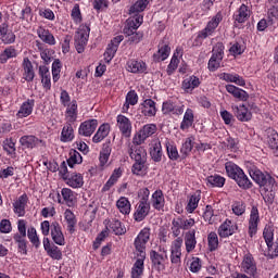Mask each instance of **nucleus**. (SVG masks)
Returning a JSON list of instances; mask_svg holds the SVG:
<instances>
[{"label":"nucleus","mask_w":278,"mask_h":278,"mask_svg":"<svg viewBox=\"0 0 278 278\" xmlns=\"http://www.w3.org/2000/svg\"><path fill=\"white\" fill-rule=\"evenodd\" d=\"M206 181L212 186V188H223V186H225V177L220 175L208 176Z\"/></svg>","instance_id":"46"},{"label":"nucleus","mask_w":278,"mask_h":278,"mask_svg":"<svg viewBox=\"0 0 278 278\" xmlns=\"http://www.w3.org/2000/svg\"><path fill=\"white\" fill-rule=\"evenodd\" d=\"M170 55V47L167 43H160L159 51L154 53V60L156 62H164Z\"/></svg>","instance_id":"29"},{"label":"nucleus","mask_w":278,"mask_h":278,"mask_svg":"<svg viewBox=\"0 0 278 278\" xmlns=\"http://www.w3.org/2000/svg\"><path fill=\"white\" fill-rule=\"evenodd\" d=\"M65 181L71 188H81L84 186V176L81 174H72Z\"/></svg>","instance_id":"34"},{"label":"nucleus","mask_w":278,"mask_h":278,"mask_svg":"<svg viewBox=\"0 0 278 278\" xmlns=\"http://www.w3.org/2000/svg\"><path fill=\"white\" fill-rule=\"evenodd\" d=\"M23 68L24 79L26 81H34V77H36V74L34 73V65L31 64V61H29V59H24Z\"/></svg>","instance_id":"33"},{"label":"nucleus","mask_w":278,"mask_h":278,"mask_svg":"<svg viewBox=\"0 0 278 278\" xmlns=\"http://www.w3.org/2000/svg\"><path fill=\"white\" fill-rule=\"evenodd\" d=\"M266 136L269 148L273 149L276 155H278V132L273 128H268L266 130Z\"/></svg>","instance_id":"22"},{"label":"nucleus","mask_w":278,"mask_h":278,"mask_svg":"<svg viewBox=\"0 0 278 278\" xmlns=\"http://www.w3.org/2000/svg\"><path fill=\"white\" fill-rule=\"evenodd\" d=\"M151 238V228H143L135 239V249L138 257H147V243Z\"/></svg>","instance_id":"3"},{"label":"nucleus","mask_w":278,"mask_h":278,"mask_svg":"<svg viewBox=\"0 0 278 278\" xmlns=\"http://www.w3.org/2000/svg\"><path fill=\"white\" fill-rule=\"evenodd\" d=\"M226 90L227 92H229V94H232L235 99H239L240 101H247L249 99V93H247V91L233 85H227Z\"/></svg>","instance_id":"26"},{"label":"nucleus","mask_w":278,"mask_h":278,"mask_svg":"<svg viewBox=\"0 0 278 278\" xmlns=\"http://www.w3.org/2000/svg\"><path fill=\"white\" fill-rule=\"evenodd\" d=\"M267 249H268V252H267V257L269 260H275V257H278V243H269L267 244Z\"/></svg>","instance_id":"62"},{"label":"nucleus","mask_w":278,"mask_h":278,"mask_svg":"<svg viewBox=\"0 0 278 278\" xmlns=\"http://www.w3.org/2000/svg\"><path fill=\"white\" fill-rule=\"evenodd\" d=\"M241 268L243 273L250 275V277H255V275H257V265H255V260L253 258V255H244L243 261L241 263Z\"/></svg>","instance_id":"7"},{"label":"nucleus","mask_w":278,"mask_h":278,"mask_svg":"<svg viewBox=\"0 0 278 278\" xmlns=\"http://www.w3.org/2000/svg\"><path fill=\"white\" fill-rule=\"evenodd\" d=\"M238 231V225L231 223V220L224 222L218 228V235L220 238H229Z\"/></svg>","instance_id":"11"},{"label":"nucleus","mask_w":278,"mask_h":278,"mask_svg":"<svg viewBox=\"0 0 278 278\" xmlns=\"http://www.w3.org/2000/svg\"><path fill=\"white\" fill-rule=\"evenodd\" d=\"M27 237L13 236L14 242L17 244L18 253L27 255Z\"/></svg>","instance_id":"47"},{"label":"nucleus","mask_w":278,"mask_h":278,"mask_svg":"<svg viewBox=\"0 0 278 278\" xmlns=\"http://www.w3.org/2000/svg\"><path fill=\"white\" fill-rule=\"evenodd\" d=\"M117 126L125 138L131 137V122L125 115L117 116Z\"/></svg>","instance_id":"13"},{"label":"nucleus","mask_w":278,"mask_h":278,"mask_svg":"<svg viewBox=\"0 0 278 278\" xmlns=\"http://www.w3.org/2000/svg\"><path fill=\"white\" fill-rule=\"evenodd\" d=\"M64 216L67 224V231L73 233L75 231V227L77 226V218L71 210H66Z\"/></svg>","instance_id":"35"},{"label":"nucleus","mask_w":278,"mask_h":278,"mask_svg":"<svg viewBox=\"0 0 278 278\" xmlns=\"http://www.w3.org/2000/svg\"><path fill=\"white\" fill-rule=\"evenodd\" d=\"M233 112L235 116L238 118V121H241V123H247L253 118V115L244 105L235 106Z\"/></svg>","instance_id":"18"},{"label":"nucleus","mask_w":278,"mask_h":278,"mask_svg":"<svg viewBox=\"0 0 278 278\" xmlns=\"http://www.w3.org/2000/svg\"><path fill=\"white\" fill-rule=\"evenodd\" d=\"M65 118L67 123H76L77 122V101L73 100L70 104H67V109L65 111Z\"/></svg>","instance_id":"24"},{"label":"nucleus","mask_w":278,"mask_h":278,"mask_svg":"<svg viewBox=\"0 0 278 278\" xmlns=\"http://www.w3.org/2000/svg\"><path fill=\"white\" fill-rule=\"evenodd\" d=\"M99 122L97 119H88L80 124L78 128L79 136L90 137L97 130Z\"/></svg>","instance_id":"9"},{"label":"nucleus","mask_w":278,"mask_h":278,"mask_svg":"<svg viewBox=\"0 0 278 278\" xmlns=\"http://www.w3.org/2000/svg\"><path fill=\"white\" fill-rule=\"evenodd\" d=\"M47 254L49 255V257H51L52 260H61L62 258V251L60 250V248H58L55 244L52 243L51 249H49L47 251Z\"/></svg>","instance_id":"61"},{"label":"nucleus","mask_w":278,"mask_h":278,"mask_svg":"<svg viewBox=\"0 0 278 278\" xmlns=\"http://www.w3.org/2000/svg\"><path fill=\"white\" fill-rule=\"evenodd\" d=\"M116 207L119 210L121 214H129L131 212V203L125 197H122L116 202Z\"/></svg>","instance_id":"41"},{"label":"nucleus","mask_w":278,"mask_h":278,"mask_svg":"<svg viewBox=\"0 0 278 278\" xmlns=\"http://www.w3.org/2000/svg\"><path fill=\"white\" fill-rule=\"evenodd\" d=\"M127 71L128 73H146L147 72V63L142 60L130 59L127 61Z\"/></svg>","instance_id":"15"},{"label":"nucleus","mask_w":278,"mask_h":278,"mask_svg":"<svg viewBox=\"0 0 278 278\" xmlns=\"http://www.w3.org/2000/svg\"><path fill=\"white\" fill-rule=\"evenodd\" d=\"M112 154V148L109 144H104L102 151L100 152V165L105 166L108 161L110 160V155Z\"/></svg>","instance_id":"48"},{"label":"nucleus","mask_w":278,"mask_h":278,"mask_svg":"<svg viewBox=\"0 0 278 278\" xmlns=\"http://www.w3.org/2000/svg\"><path fill=\"white\" fill-rule=\"evenodd\" d=\"M207 242H208V251L214 252L216 249H218V235L216 232H211L207 236Z\"/></svg>","instance_id":"56"},{"label":"nucleus","mask_w":278,"mask_h":278,"mask_svg":"<svg viewBox=\"0 0 278 278\" xmlns=\"http://www.w3.org/2000/svg\"><path fill=\"white\" fill-rule=\"evenodd\" d=\"M108 231H112L115 236H125L127 233V228L123 226V223L118 219H112L108 223Z\"/></svg>","instance_id":"17"},{"label":"nucleus","mask_w":278,"mask_h":278,"mask_svg":"<svg viewBox=\"0 0 278 278\" xmlns=\"http://www.w3.org/2000/svg\"><path fill=\"white\" fill-rule=\"evenodd\" d=\"M152 206L154 210H162L164 207V193L162 190H156L152 194Z\"/></svg>","instance_id":"43"},{"label":"nucleus","mask_w":278,"mask_h":278,"mask_svg":"<svg viewBox=\"0 0 278 278\" xmlns=\"http://www.w3.org/2000/svg\"><path fill=\"white\" fill-rule=\"evenodd\" d=\"M150 155L153 162H162V142L155 141L150 149Z\"/></svg>","instance_id":"40"},{"label":"nucleus","mask_w":278,"mask_h":278,"mask_svg":"<svg viewBox=\"0 0 278 278\" xmlns=\"http://www.w3.org/2000/svg\"><path fill=\"white\" fill-rule=\"evenodd\" d=\"M61 194L63 197V201H65L68 207H73V205H75V192H73V190L63 188Z\"/></svg>","instance_id":"44"},{"label":"nucleus","mask_w":278,"mask_h":278,"mask_svg":"<svg viewBox=\"0 0 278 278\" xmlns=\"http://www.w3.org/2000/svg\"><path fill=\"white\" fill-rule=\"evenodd\" d=\"M12 58H16V49L9 47L0 54V64H5Z\"/></svg>","instance_id":"49"},{"label":"nucleus","mask_w":278,"mask_h":278,"mask_svg":"<svg viewBox=\"0 0 278 278\" xmlns=\"http://www.w3.org/2000/svg\"><path fill=\"white\" fill-rule=\"evenodd\" d=\"M200 85H201V81L199 80V77L191 76L189 78H186L182 81V89L186 92H192L194 90V88H199Z\"/></svg>","instance_id":"30"},{"label":"nucleus","mask_w":278,"mask_h":278,"mask_svg":"<svg viewBox=\"0 0 278 278\" xmlns=\"http://www.w3.org/2000/svg\"><path fill=\"white\" fill-rule=\"evenodd\" d=\"M138 30V25H136V22H128L127 25L124 27V34L129 38L131 35H134Z\"/></svg>","instance_id":"63"},{"label":"nucleus","mask_w":278,"mask_h":278,"mask_svg":"<svg viewBox=\"0 0 278 278\" xmlns=\"http://www.w3.org/2000/svg\"><path fill=\"white\" fill-rule=\"evenodd\" d=\"M260 223V211L257 206H253L250 214L249 220V233L253 238L257 233V224Z\"/></svg>","instance_id":"12"},{"label":"nucleus","mask_w":278,"mask_h":278,"mask_svg":"<svg viewBox=\"0 0 278 278\" xmlns=\"http://www.w3.org/2000/svg\"><path fill=\"white\" fill-rule=\"evenodd\" d=\"M136 103H138V93H136V91H129L126 96L123 110H129V105H136Z\"/></svg>","instance_id":"52"},{"label":"nucleus","mask_w":278,"mask_h":278,"mask_svg":"<svg viewBox=\"0 0 278 278\" xmlns=\"http://www.w3.org/2000/svg\"><path fill=\"white\" fill-rule=\"evenodd\" d=\"M88 38H90V26H80L74 37L77 53H84V51H86Z\"/></svg>","instance_id":"4"},{"label":"nucleus","mask_w":278,"mask_h":278,"mask_svg":"<svg viewBox=\"0 0 278 278\" xmlns=\"http://www.w3.org/2000/svg\"><path fill=\"white\" fill-rule=\"evenodd\" d=\"M18 232L14 236H18L20 238H27V222L25 219H20L17 223Z\"/></svg>","instance_id":"60"},{"label":"nucleus","mask_w":278,"mask_h":278,"mask_svg":"<svg viewBox=\"0 0 278 278\" xmlns=\"http://www.w3.org/2000/svg\"><path fill=\"white\" fill-rule=\"evenodd\" d=\"M116 51H118V48L116 46H112V43H109V46L104 52V60L106 62H112V60L116 55Z\"/></svg>","instance_id":"59"},{"label":"nucleus","mask_w":278,"mask_h":278,"mask_svg":"<svg viewBox=\"0 0 278 278\" xmlns=\"http://www.w3.org/2000/svg\"><path fill=\"white\" fill-rule=\"evenodd\" d=\"M225 55V45L223 42H217L213 47V55L208 61V71L214 73L217 68H220V62H223V56Z\"/></svg>","instance_id":"5"},{"label":"nucleus","mask_w":278,"mask_h":278,"mask_svg":"<svg viewBox=\"0 0 278 278\" xmlns=\"http://www.w3.org/2000/svg\"><path fill=\"white\" fill-rule=\"evenodd\" d=\"M149 5V0H138L134 5L130 7L129 13L136 14V12H144Z\"/></svg>","instance_id":"51"},{"label":"nucleus","mask_w":278,"mask_h":278,"mask_svg":"<svg viewBox=\"0 0 278 278\" xmlns=\"http://www.w3.org/2000/svg\"><path fill=\"white\" fill-rule=\"evenodd\" d=\"M150 260L152 261L153 266L157 268V270H162L164 269V262L168 260V256L166 254L163 256V254H160L155 250H152L150 252Z\"/></svg>","instance_id":"20"},{"label":"nucleus","mask_w":278,"mask_h":278,"mask_svg":"<svg viewBox=\"0 0 278 278\" xmlns=\"http://www.w3.org/2000/svg\"><path fill=\"white\" fill-rule=\"evenodd\" d=\"M110 135V124H102L96 135L92 138V141L98 143L101 142L102 140H105L108 136Z\"/></svg>","instance_id":"31"},{"label":"nucleus","mask_w":278,"mask_h":278,"mask_svg":"<svg viewBox=\"0 0 278 278\" xmlns=\"http://www.w3.org/2000/svg\"><path fill=\"white\" fill-rule=\"evenodd\" d=\"M39 75L41 77V84L46 90H51V72L46 65L39 66Z\"/></svg>","instance_id":"23"},{"label":"nucleus","mask_w":278,"mask_h":278,"mask_svg":"<svg viewBox=\"0 0 278 278\" xmlns=\"http://www.w3.org/2000/svg\"><path fill=\"white\" fill-rule=\"evenodd\" d=\"M225 169L228 177L233 179L239 188H242V190L253 188V182H251L247 174H244V170H242V168H240V166H238L236 163L227 162L225 164Z\"/></svg>","instance_id":"1"},{"label":"nucleus","mask_w":278,"mask_h":278,"mask_svg":"<svg viewBox=\"0 0 278 278\" xmlns=\"http://www.w3.org/2000/svg\"><path fill=\"white\" fill-rule=\"evenodd\" d=\"M27 237L30 240L31 244L38 249L40 247V239L38 238V233L36 232V228H29L27 230Z\"/></svg>","instance_id":"58"},{"label":"nucleus","mask_w":278,"mask_h":278,"mask_svg":"<svg viewBox=\"0 0 278 278\" xmlns=\"http://www.w3.org/2000/svg\"><path fill=\"white\" fill-rule=\"evenodd\" d=\"M81 162H84L81 154L77 152V150H71L70 157L67 159V164L70 168H73L75 164H81Z\"/></svg>","instance_id":"45"},{"label":"nucleus","mask_w":278,"mask_h":278,"mask_svg":"<svg viewBox=\"0 0 278 278\" xmlns=\"http://www.w3.org/2000/svg\"><path fill=\"white\" fill-rule=\"evenodd\" d=\"M38 142H40V139L36 136H23L20 139V144L24 147L25 149H34L35 147H38Z\"/></svg>","instance_id":"32"},{"label":"nucleus","mask_w":278,"mask_h":278,"mask_svg":"<svg viewBox=\"0 0 278 278\" xmlns=\"http://www.w3.org/2000/svg\"><path fill=\"white\" fill-rule=\"evenodd\" d=\"M3 151L8 153V155H11V157L16 156V142L12 138H7L2 142Z\"/></svg>","instance_id":"42"},{"label":"nucleus","mask_w":278,"mask_h":278,"mask_svg":"<svg viewBox=\"0 0 278 278\" xmlns=\"http://www.w3.org/2000/svg\"><path fill=\"white\" fill-rule=\"evenodd\" d=\"M199 201H201V191H197L195 193H193L190 199L189 202L187 204V212H189V214H192V212H194V210H197V207H199Z\"/></svg>","instance_id":"39"},{"label":"nucleus","mask_w":278,"mask_h":278,"mask_svg":"<svg viewBox=\"0 0 278 278\" xmlns=\"http://www.w3.org/2000/svg\"><path fill=\"white\" fill-rule=\"evenodd\" d=\"M61 71H62V62H60V60L56 59L52 63V77H53V81H58L60 79Z\"/></svg>","instance_id":"57"},{"label":"nucleus","mask_w":278,"mask_h":278,"mask_svg":"<svg viewBox=\"0 0 278 278\" xmlns=\"http://www.w3.org/2000/svg\"><path fill=\"white\" fill-rule=\"evenodd\" d=\"M27 201H29V198H27V194L24 193L13 203L14 212L17 214V216H25Z\"/></svg>","instance_id":"19"},{"label":"nucleus","mask_w":278,"mask_h":278,"mask_svg":"<svg viewBox=\"0 0 278 278\" xmlns=\"http://www.w3.org/2000/svg\"><path fill=\"white\" fill-rule=\"evenodd\" d=\"M128 153L135 162H147V150L143 147L131 146Z\"/></svg>","instance_id":"14"},{"label":"nucleus","mask_w":278,"mask_h":278,"mask_svg":"<svg viewBox=\"0 0 278 278\" xmlns=\"http://www.w3.org/2000/svg\"><path fill=\"white\" fill-rule=\"evenodd\" d=\"M73 131V124L67 122L61 132L62 142H71L75 138Z\"/></svg>","instance_id":"37"},{"label":"nucleus","mask_w":278,"mask_h":278,"mask_svg":"<svg viewBox=\"0 0 278 278\" xmlns=\"http://www.w3.org/2000/svg\"><path fill=\"white\" fill-rule=\"evenodd\" d=\"M250 177L262 188L265 192H273L275 190V178L269 174L263 173L260 168L252 166L249 168Z\"/></svg>","instance_id":"2"},{"label":"nucleus","mask_w":278,"mask_h":278,"mask_svg":"<svg viewBox=\"0 0 278 278\" xmlns=\"http://www.w3.org/2000/svg\"><path fill=\"white\" fill-rule=\"evenodd\" d=\"M141 105V112L144 116H155V114H157L155 101H153L152 99H147Z\"/></svg>","instance_id":"27"},{"label":"nucleus","mask_w":278,"mask_h":278,"mask_svg":"<svg viewBox=\"0 0 278 278\" xmlns=\"http://www.w3.org/2000/svg\"><path fill=\"white\" fill-rule=\"evenodd\" d=\"M147 257L138 256L131 269V278H140L144 273V260Z\"/></svg>","instance_id":"28"},{"label":"nucleus","mask_w":278,"mask_h":278,"mask_svg":"<svg viewBox=\"0 0 278 278\" xmlns=\"http://www.w3.org/2000/svg\"><path fill=\"white\" fill-rule=\"evenodd\" d=\"M185 247L187 253H192L197 249V230L191 229L185 233Z\"/></svg>","instance_id":"16"},{"label":"nucleus","mask_w":278,"mask_h":278,"mask_svg":"<svg viewBox=\"0 0 278 278\" xmlns=\"http://www.w3.org/2000/svg\"><path fill=\"white\" fill-rule=\"evenodd\" d=\"M251 18V10L247 7V4H241L237 14H235L236 23H247V20Z\"/></svg>","instance_id":"25"},{"label":"nucleus","mask_w":278,"mask_h":278,"mask_svg":"<svg viewBox=\"0 0 278 278\" xmlns=\"http://www.w3.org/2000/svg\"><path fill=\"white\" fill-rule=\"evenodd\" d=\"M247 211V206L243 202H235L232 205V212L236 214V216H242L244 212Z\"/></svg>","instance_id":"64"},{"label":"nucleus","mask_w":278,"mask_h":278,"mask_svg":"<svg viewBox=\"0 0 278 278\" xmlns=\"http://www.w3.org/2000/svg\"><path fill=\"white\" fill-rule=\"evenodd\" d=\"M50 232L51 238L55 244H58L59 247H64V244H66L64 233L62 232V226H60V223L52 222Z\"/></svg>","instance_id":"8"},{"label":"nucleus","mask_w":278,"mask_h":278,"mask_svg":"<svg viewBox=\"0 0 278 278\" xmlns=\"http://www.w3.org/2000/svg\"><path fill=\"white\" fill-rule=\"evenodd\" d=\"M263 238L267 245L273 243V240L275 239V229H273V226H265L263 230Z\"/></svg>","instance_id":"53"},{"label":"nucleus","mask_w":278,"mask_h":278,"mask_svg":"<svg viewBox=\"0 0 278 278\" xmlns=\"http://www.w3.org/2000/svg\"><path fill=\"white\" fill-rule=\"evenodd\" d=\"M166 151L169 160H173L174 162L179 160V151L177 150V147L168 141L166 142Z\"/></svg>","instance_id":"54"},{"label":"nucleus","mask_w":278,"mask_h":278,"mask_svg":"<svg viewBox=\"0 0 278 278\" xmlns=\"http://www.w3.org/2000/svg\"><path fill=\"white\" fill-rule=\"evenodd\" d=\"M193 148H194V137H189L182 143L180 153H182V155L186 157L188 154L191 153Z\"/></svg>","instance_id":"50"},{"label":"nucleus","mask_w":278,"mask_h":278,"mask_svg":"<svg viewBox=\"0 0 278 278\" xmlns=\"http://www.w3.org/2000/svg\"><path fill=\"white\" fill-rule=\"evenodd\" d=\"M192 123H194V112L192 109H187L184 115V119L180 124V129H190V127H192Z\"/></svg>","instance_id":"36"},{"label":"nucleus","mask_w":278,"mask_h":278,"mask_svg":"<svg viewBox=\"0 0 278 278\" xmlns=\"http://www.w3.org/2000/svg\"><path fill=\"white\" fill-rule=\"evenodd\" d=\"M222 79L224 81H230L231 84H237V86H245L247 83L244 81V78H242L240 75L236 74H229V73H223Z\"/></svg>","instance_id":"38"},{"label":"nucleus","mask_w":278,"mask_h":278,"mask_svg":"<svg viewBox=\"0 0 278 278\" xmlns=\"http://www.w3.org/2000/svg\"><path fill=\"white\" fill-rule=\"evenodd\" d=\"M151 212V204L147 202V198H141L136 205V211L134 213V219L136 223H142Z\"/></svg>","instance_id":"6"},{"label":"nucleus","mask_w":278,"mask_h":278,"mask_svg":"<svg viewBox=\"0 0 278 278\" xmlns=\"http://www.w3.org/2000/svg\"><path fill=\"white\" fill-rule=\"evenodd\" d=\"M220 21H223V14L217 13L212 21L208 22L205 29H203L200 34V38H207V36H212L214 34V29L220 25Z\"/></svg>","instance_id":"10"},{"label":"nucleus","mask_w":278,"mask_h":278,"mask_svg":"<svg viewBox=\"0 0 278 278\" xmlns=\"http://www.w3.org/2000/svg\"><path fill=\"white\" fill-rule=\"evenodd\" d=\"M144 138H150V136H153L157 131V126L155 124H147L139 130Z\"/></svg>","instance_id":"55"},{"label":"nucleus","mask_w":278,"mask_h":278,"mask_svg":"<svg viewBox=\"0 0 278 278\" xmlns=\"http://www.w3.org/2000/svg\"><path fill=\"white\" fill-rule=\"evenodd\" d=\"M34 100H27L23 102L16 114L17 118H27V116H30V114L34 112Z\"/></svg>","instance_id":"21"}]
</instances>
